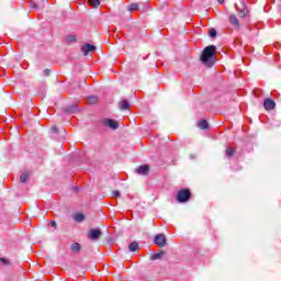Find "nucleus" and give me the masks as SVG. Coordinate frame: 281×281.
<instances>
[{"label":"nucleus","mask_w":281,"mask_h":281,"mask_svg":"<svg viewBox=\"0 0 281 281\" xmlns=\"http://www.w3.org/2000/svg\"><path fill=\"white\" fill-rule=\"evenodd\" d=\"M60 133H61L63 135H65V133H67V131H65V128H61Z\"/></svg>","instance_id":"nucleus-31"},{"label":"nucleus","mask_w":281,"mask_h":281,"mask_svg":"<svg viewBox=\"0 0 281 281\" xmlns=\"http://www.w3.org/2000/svg\"><path fill=\"white\" fill-rule=\"evenodd\" d=\"M50 133H53V134L58 133V127L53 126V127L50 128Z\"/></svg>","instance_id":"nucleus-28"},{"label":"nucleus","mask_w":281,"mask_h":281,"mask_svg":"<svg viewBox=\"0 0 281 281\" xmlns=\"http://www.w3.org/2000/svg\"><path fill=\"white\" fill-rule=\"evenodd\" d=\"M198 126L202 131H207V128H210V124L205 120L200 121Z\"/></svg>","instance_id":"nucleus-15"},{"label":"nucleus","mask_w":281,"mask_h":281,"mask_svg":"<svg viewBox=\"0 0 281 281\" xmlns=\"http://www.w3.org/2000/svg\"><path fill=\"white\" fill-rule=\"evenodd\" d=\"M137 249H139V244L137 241H133L128 245L130 251H137Z\"/></svg>","instance_id":"nucleus-17"},{"label":"nucleus","mask_w":281,"mask_h":281,"mask_svg":"<svg viewBox=\"0 0 281 281\" xmlns=\"http://www.w3.org/2000/svg\"><path fill=\"white\" fill-rule=\"evenodd\" d=\"M112 195L117 198V196H121V193H120V191H113Z\"/></svg>","instance_id":"nucleus-29"},{"label":"nucleus","mask_w":281,"mask_h":281,"mask_svg":"<svg viewBox=\"0 0 281 281\" xmlns=\"http://www.w3.org/2000/svg\"><path fill=\"white\" fill-rule=\"evenodd\" d=\"M83 56H89L90 52H95V46L93 44H86L81 47Z\"/></svg>","instance_id":"nucleus-8"},{"label":"nucleus","mask_w":281,"mask_h":281,"mask_svg":"<svg viewBox=\"0 0 281 281\" xmlns=\"http://www.w3.org/2000/svg\"><path fill=\"white\" fill-rule=\"evenodd\" d=\"M88 238H90V240H100V238H102V231L100 228H91L88 232Z\"/></svg>","instance_id":"nucleus-5"},{"label":"nucleus","mask_w":281,"mask_h":281,"mask_svg":"<svg viewBox=\"0 0 281 281\" xmlns=\"http://www.w3.org/2000/svg\"><path fill=\"white\" fill-rule=\"evenodd\" d=\"M236 154V149L232 148V147H227L226 148V157L227 159H232V157H234V155Z\"/></svg>","instance_id":"nucleus-14"},{"label":"nucleus","mask_w":281,"mask_h":281,"mask_svg":"<svg viewBox=\"0 0 281 281\" xmlns=\"http://www.w3.org/2000/svg\"><path fill=\"white\" fill-rule=\"evenodd\" d=\"M88 101L90 102V104H95V102H98V97L91 95L88 98Z\"/></svg>","instance_id":"nucleus-25"},{"label":"nucleus","mask_w":281,"mask_h":281,"mask_svg":"<svg viewBox=\"0 0 281 281\" xmlns=\"http://www.w3.org/2000/svg\"><path fill=\"white\" fill-rule=\"evenodd\" d=\"M101 1L102 0H88V3L91 5V8H99Z\"/></svg>","instance_id":"nucleus-20"},{"label":"nucleus","mask_w":281,"mask_h":281,"mask_svg":"<svg viewBox=\"0 0 281 281\" xmlns=\"http://www.w3.org/2000/svg\"><path fill=\"white\" fill-rule=\"evenodd\" d=\"M235 7L238 11V16L245 19L247 16V2L239 0L238 3H235Z\"/></svg>","instance_id":"nucleus-3"},{"label":"nucleus","mask_w":281,"mask_h":281,"mask_svg":"<svg viewBox=\"0 0 281 281\" xmlns=\"http://www.w3.org/2000/svg\"><path fill=\"white\" fill-rule=\"evenodd\" d=\"M217 32H216V29H210V31H209V36L211 37V38H216V36H217Z\"/></svg>","instance_id":"nucleus-23"},{"label":"nucleus","mask_w":281,"mask_h":281,"mask_svg":"<svg viewBox=\"0 0 281 281\" xmlns=\"http://www.w3.org/2000/svg\"><path fill=\"white\" fill-rule=\"evenodd\" d=\"M0 262H2V265H9L10 261L5 258H0Z\"/></svg>","instance_id":"nucleus-26"},{"label":"nucleus","mask_w":281,"mask_h":281,"mask_svg":"<svg viewBox=\"0 0 281 281\" xmlns=\"http://www.w3.org/2000/svg\"><path fill=\"white\" fill-rule=\"evenodd\" d=\"M119 106L121 111H128V109H131V103L128 102V100L124 99L119 103Z\"/></svg>","instance_id":"nucleus-10"},{"label":"nucleus","mask_w":281,"mask_h":281,"mask_svg":"<svg viewBox=\"0 0 281 281\" xmlns=\"http://www.w3.org/2000/svg\"><path fill=\"white\" fill-rule=\"evenodd\" d=\"M52 227H56V221L50 222Z\"/></svg>","instance_id":"nucleus-30"},{"label":"nucleus","mask_w":281,"mask_h":281,"mask_svg":"<svg viewBox=\"0 0 281 281\" xmlns=\"http://www.w3.org/2000/svg\"><path fill=\"white\" fill-rule=\"evenodd\" d=\"M190 199H192V191L188 188L181 189L176 195V201L178 203H188Z\"/></svg>","instance_id":"nucleus-2"},{"label":"nucleus","mask_w":281,"mask_h":281,"mask_svg":"<svg viewBox=\"0 0 281 281\" xmlns=\"http://www.w3.org/2000/svg\"><path fill=\"white\" fill-rule=\"evenodd\" d=\"M66 43H76V35L66 36Z\"/></svg>","instance_id":"nucleus-24"},{"label":"nucleus","mask_w":281,"mask_h":281,"mask_svg":"<svg viewBox=\"0 0 281 281\" xmlns=\"http://www.w3.org/2000/svg\"><path fill=\"white\" fill-rule=\"evenodd\" d=\"M52 74V70L48 68L44 69V76H49Z\"/></svg>","instance_id":"nucleus-27"},{"label":"nucleus","mask_w":281,"mask_h":281,"mask_svg":"<svg viewBox=\"0 0 281 281\" xmlns=\"http://www.w3.org/2000/svg\"><path fill=\"white\" fill-rule=\"evenodd\" d=\"M102 126H108L111 131H117L120 128V123L113 119H103L101 121Z\"/></svg>","instance_id":"nucleus-4"},{"label":"nucleus","mask_w":281,"mask_h":281,"mask_svg":"<svg viewBox=\"0 0 281 281\" xmlns=\"http://www.w3.org/2000/svg\"><path fill=\"white\" fill-rule=\"evenodd\" d=\"M128 12H135L136 10H139V3H132L127 5Z\"/></svg>","instance_id":"nucleus-18"},{"label":"nucleus","mask_w":281,"mask_h":281,"mask_svg":"<svg viewBox=\"0 0 281 281\" xmlns=\"http://www.w3.org/2000/svg\"><path fill=\"white\" fill-rule=\"evenodd\" d=\"M166 252H164V250H159V252L153 254L150 256V260H161V258H164V255Z\"/></svg>","instance_id":"nucleus-12"},{"label":"nucleus","mask_w":281,"mask_h":281,"mask_svg":"<svg viewBox=\"0 0 281 281\" xmlns=\"http://www.w3.org/2000/svg\"><path fill=\"white\" fill-rule=\"evenodd\" d=\"M75 221H76L77 223H82V221H85V214H82V213L76 214V215H75Z\"/></svg>","instance_id":"nucleus-22"},{"label":"nucleus","mask_w":281,"mask_h":281,"mask_svg":"<svg viewBox=\"0 0 281 281\" xmlns=\"http://www.w3.org/2000/svg\"><path fill=\"white\" fill-rule=\"evenodd\" d=\"M66 113L68 114H72V113H77L78 111V104H72L66 108Z\"/></svg>","instance_id":"nucleus-13"},{"label":"nucleus","mask_w":281,"mask_h":281,"mask_svg":"<svg viewBox=\"0 0 281 281\" xmlns=\"http://www.w3.org/2000/svg\"><path fill=\"white\" fill-rule=\"evenodd\" d=\"M30 8H33V10L38 11V10H43V8H45V5L33 2L30 4Z\"/></svg>","instance_id":"nucleus-21"},{"label":"nucleus","mask_w":281,"mask_h":281,"mask_svg":"<svg viewBox=\"0 0 281 281\" xmlns=\"http://www.w3.org/2000/svg\"><path fill=\"white\" fill-rule=\"evenodd\" d=\"M70 249L74 254H78V251H80V249H82V246H80V244L78 243H74L71 246H70Z\"/></svg>","instance_id":"nucleus-16"},{"label":"nucleus","mask_w":281,"mask_h":281,"mask_svg":"<svg viewBox=\"0 0 281 281\" xmlns=\"http://www.w3.org/2000/svg\"><path fill=\"white\" fill-rule=\"evenodd\" d=\"M136 175H142L143 177H146V175H148V172H150V167L148 165H142L138 166L135 169Z\"/></svg>","instance_id":"nucleus-7"},{"label":"nucleus","mask_w":281,"mask_h":281,"mask_svg":"<svg viewBox=\"0 0 281 281\" xmlns=\"http://www.w3.org/2000/svg\"><path fill=\"white\" fill-rule=\"evenodd\" d=\"M229 23L234 26V27H240V22H238V18H236L235 14H232L229 16Z\"/></svg>","instance_id":"nucleus-11"},{"label":"nucleus","mask_w":281,"mask_h":281,"mask_svg":"<svg viewBox=\"0 0 281 281\" xmlns=\"http://www.w3.org/2000/svg\"><path fill=\"white\" fill-rule=\"evenodd\" d=\"M200 60L204 67L209 69L212 68L213 65H216V47L214 45L206 46L200 56Z\"/></svg>","instance_id":"nucleus-1"},{"label":"nucleus","mask_w":281,"mask_h":281,"mask_svg":"<svg viewBox=\"0 0 281 281\" xmlns=\"http://www.w3.org/2000/svg\"><path fill=\"white\" fill-rule=\"evenodd\" d=\"M263 106L267 111H273V109H276V101L271 99H266L263 102Z\"/></svg>","instance_id":"nucleus-9"},{"label":"nucleus","mask_w":281,"mask_h":281,"mask_svg":"<svg viewBox=\"0 0 281 281\" xmlns=\"http://www.w3.org/2000/svg\"><path fill=\"white\" fill-rule=\"evenodd\" d=\"M27 179H30V172H24L20 176L21 183H27Z\"/></svg>","instance_id":"nucleus-19"},{"label":"nucleus","mask_w":281,"mask_h":281,"mask_svg":"<svg viewBox=\"0 0 281 281\" xmlns=\"http://www.w3.org/2000/svg\"><path fill=\"white\" fill-rule=\"evenodd\" d=\"M218 3H225V0H217Z\"/></svg>","instance_id":"nucleus-32"},{"label":"nucleus","mask_w":281,"mask_h":281,"mask_svg":"<svg viewBox=\"0 0 281 281\" xmlns=\"http://www.w3.org/2000/svg\"><path fill=\"white\" fill-rule=\"evenodd\" d=\"M154 245H157L158 247H166L168 243L166 241V235L158 234L154 237Z\"/></svg>","instance_id":"nucleus-6"},{"label":"nucleus","mask_w":281,"mask_h":281,"mask_svg":"<svg viewBox=\"0 0 281 281\" xmlns=\"http://www.w3.org/2000/svg\"><path fill=\"white\" fill-rule=\"evenodd\" d=\"M190 159H194V155H191V156H190Z\"/></svg>","instance_id":"nucleus-33"}]
</instances>
